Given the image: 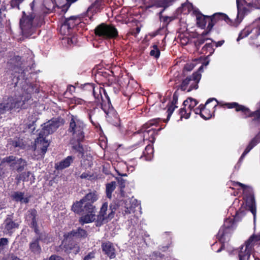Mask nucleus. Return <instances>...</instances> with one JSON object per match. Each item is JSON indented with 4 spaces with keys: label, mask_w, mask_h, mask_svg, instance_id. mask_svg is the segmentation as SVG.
Listing matches in <instances>:
<instances>
[{
    "label": "nucleus",
    "mask_w": 260,
    "mask_h": 260,
    "mask_svg": "<svg viewBox=\"0 0 260 260\" xmlns=\"http://www.w3.org/2000/svg\"><path fill=\"white\" fill-rule=\"evenodd\" d=\"M84 161L85 165H87L88 167H91V166L92 165V157L90 156H88V159H87L86 160H84Z\"/></svg>",
    "instance_id": "45"
},
{
    "label": "nucleus",
    "mask_w": 260,
    "mask_h": 260,
    "mask_svg": "<svg viewBox=\"0 0 260 260\" xmlns=\"http://www.w3.org/2000/svg\"><path fill=\"white\" fill-rule=\"evenodd\" d=\"M85 110H86L88 116L90 119H91V113L92 112V110L87 109L86 107L84 108Z\"/></svg>",
    "instance_id": "53"
},
{
    "label": "nucleus",
    "mask_w": 260,
    "mask_h": 260,
    "mask_svg": "<svg viewBox=\"0 0 260 260\" xmlns=\"http://www.w3.org/2000/svg\"><path fill=\"white\" fill-rule=\"evenodd\" d=\"M191 79V82L189 84V87L187 90L188 92L191 91L193 89H197L198 88V83L201 78V74L197 72L193 73L192 76H190Z\"/></svg>",
    "instance_id": "15"
},
{
    "label": "nucleus",
    "mask_w": 260,
    "mask_h": 260,
    "mask_svg": "<svg viewBox=\"0 0 260 260\" xmlns=\"http://www.w3.org/2000/svg\"><path fill=\"white\" fill-rule=\"evenodd\" d=\"M74 18V21L71 22V29L77 24H79L81 22V20L79 18H77L76 17L72 16L70 18Z\"/></svg>",
    "instance_id": "39"
},
{
    "label": "nucleus",
    "mask_w": 260,
    "mask_h": 260,
    "mask_svg": "<svg viewBox=\"0 0 260 260\" xmlns=\"http://www.w3.org/2000/svg\"><path fill=\"white\" fill-rule=\"evenodd\" d=\"M44 260H62V258L60 257V256H56V255H52L50 256V257L49 258V259H44Z\"/></svg>",
    "instance_id": "49"
},
{
    "label": "nucleus",
    "mask_w": 260,
    "mask_h": 260,
    "mask_svg": "<svg viewBox=\"0 0 260 260\" xmlns=\"http://www.w3.org/2000/svg\"><path fill=\"white\" fill-rule=\"evenodd\" d=\"M4 232L6 234H11L16 229L18 228L19 224L15 222L10 218H7L4 223Z\"/></svg>",
    "instance_id": "12"
},
{
    "label": "nucleus",
    "mask_w": 260,
    "mask_h": 260,
    "mask_svg": "<svg viewBox=\"0 0 260 260\" xmlns=\"http://www.w3.org/2000/svg\"><path fill=\"white\" fill-rule=\"evenodd\" d=\"M194 102V104L193 105L192 107L196 106L197 104H198V102L196 100L193 99L191 98H188L187 100H186L184 101L183 104L184 106H186L187 105L189 106V102Z\"/></svg>",
    "instance_id": "38"
},
{
    "label": "nucleus",
    "mask_w": 260,
    "mask_h": 260,
    "mask_svg": "<svg viewBox=\"0 0 260 260\" xmlns=\"http://www.w3.org/2000/svg\"><path fill=\"white\" fill-rule=\"evenodd\" d=\"M190 76L187 77L186 79L183 80L181 84L179 86L181 90L184 91L186 89L187 86L189 85L191 82Z\"/></svg>",
    "instance_id": "33"
},
{
    "label": "nucleus",
    "mask_w": 260,
    "mask_h": 260,
    "mask_svg": "<svg viewBox=\"0 0 260 260\" xmlns=\"http://www.w3.org/2000/svg\"><path fill=\"white\" fill-rule=\"evenodd\" d=\"M87 178L88 179H92L94 178V175L93 174H88L86 173H82V178Z\"/></svg>",
    "instance_id": "46"
},
{
    "label": "nucleus",
    "mask_w": 260,
    "mask_h": 260,
    "mask_svg": "<svg viewBox=\"0 0 260 260\" xmlns=\"http://www.w3.org/2000/svg\"><path fill=\"white\" fill-rule=\"evenodd\" d=\"M206 19H207L206 17L203 18L202 17H197V23L201 27L205 26L206 23Z\"/></svg>",
    "instance_id": "37"
},
{
    "label": "nucleus",
    "mask_w": 260,
    "mask_h": 260,
    "mask_svg": "<svg viewBox=\"0 0 260 260\" xmlns=\"http://www.w3.org/2000/svg\"><path fill=\"white\" fill-rule=\"evenodd\" d=\"M102 248L105 254L108 256L110 258L112 259L115 257V249L112 243L110 242L103 243Z\"/></svg>",
    "instance_id": "13"
},
{
    "label": "nucleus",
    "mask_w": 260,
    "mask_h": 260,
    "mask_svg": "<svg viewBox=\"0 0 260 260\" xmlns=\"http://www.w3.org/2000/svg\"><path fill=\"white\" fill-rule=\"evenodd\" d=\"M97 200V197L94 192H89L82 199V207L84 205H91Z\"/></svg>",
    "instance_id": "21"
},
{
    "label": "nucleus",
    "mask_w": 260,
    "mask_h": 260,
    "mask_svg": "<svg viewBox=\"0 0 260 260\" xmlns=\"http://www.w3.org/2000/svg\"><path fill=\"white\" fill-rule=\"evenodd\" d=\"M153 48V49L151 50L150 52V55L151 56H154L155 58H157L160 55V50L156 45H154Z\"/></svg>",
    "instance_id": "34"
},
{
    "label": "nucleus",
    "mask_w": 260,
    "mask_h": 260,
    "mask_svg": "<svg viewBox=\"0 0 260 260\" xmlns=\"http://www.w3.org/2000/svg\"><path fill=\"white\" fill-rule=\"evenodd\" d=\"M69 131L72 133L73 137L71 140V144L73 149L80 152L81 149V121L80 119L76 117L72 116Z\"/></svg>",
    "instance_id": "3"
},
{
    "label": "nucleus",
    "mask_w": 260,
    "mask_h": 260,
    "mask_svg": "<svg viewBox=\"0 0 260 260\" xmlns=\"http://www.w3.org/2000/svg\"><path fill=\"white\" fill-rule=\"evenodd\" d=\"M249 116L254 117V118L252 119V121H257L260 122V108L255 111L251 113L249 115Z\"/></svg>",
    "instance_id": "36"
},
{
    "label": "nucleus",
    "mask_w": 260,
    "mask_h": 260,
    "mask_svg": "<svg viewBox=\"0 0 260 260\" xmlns=\"http://www.w3.org/2000/svg\"><path fill=\"white\" fill-rule=\"evenodd\" d=\"M224 235V233H223V231H221V230H219V233L218 234V236H220L221 238H222V237Z\"/></svg>",
    "instance_id": "58"
},
{
    "label": "nucleus",
    "mask_w": 260,
    "mask_h": 260,
    "mask_svg": "<svg viewBox=\"0 0 260 260\" xmlns=\"http://www.w3.org/2000/svg\"><path fill=\"white\" fill-rule=\"evenodd\" d=\"M216 15H218L217 16H216V17L215 18V20H214V22L216 23L218 20H224L225 21H226L227 20H229V18L228 17V16L224 14V13H215L214 14V15H213L211 17H214Z\"/></svg>",
    "instance_id": "32"
},
{
    "label": "nucleus",
    "mask_w": 260,
    "mask_h": 260,
    "mask_svg": "<svg viewBox=\"0 0 260 260\" xmlns=\"http://www.w3.org/2000/svg\"><path fill=\"white\" fill-rule=\"evenodd\" d=\"M94 257V253L93 252H89L86 256L84 258L83 260H91Z\"/></svg>",
    "instance_id": "44"
},
{
    "label": "nucleus",
    "mask_w": 260,
    "mask_h": 260,
    "mask_svg": "<svg viewBox=\"0 0 260 260\" xmlns=\"http://www.w3.org/2000/svg\"><path fill=\"white\" fill-rule=\"evenodd\" d=\"M194 67L193 63L186 64L184 67V69L187 71H190L193 69Z\"/></svg>",
    "instance_id": "48"
},
{
    "label": "nucleus",
    "mask_w": 260,
    "mask_h": 260,
    "mask_svg": "<svg viewBox=\"0 0 260 260\" xmlns=\"http://www.w3.org/2000/svg\"><path fill=\"white\" fill-rule=\"evenodd\" d=\"M31 174L30 172L28 171L26 173H23L20 174L18 178V180H22L23 181H26V178L24 177L25 175H26L27 177H28Z\"/></svg>",
    "instance_id": "43"
},
{
    "label": "nucleus",
    "mask_w": 260,
    "mask_h": 260,
    "mask_svg": "<svg viewBox=\"0 0 260 260\" xmlns=\"http://www.w3.org/2000/svg\"><path fill=\"white\" fill-rule=\"evenodd\" d=\"M211 40V39H209V38H207L206 39H201L198 40V45L200 46L201 45L203 44L205 42V40Z\"/></svg>",
    "instance_id": "51"
},
{
    "label": "nucleus",
    "mask_w": 260,
    "mask_h": 260,
    "mask_svg": "<svg viewBox=\"0 0 260 260\" xmlns=\"http://www.w3.org/2000/svg\"><path fill=\"white\" fill-rule=\"evenodd\" d=\"M29 250L35 254H39L41 252L42 249L38 239H34L29 243Z\"/></svg>",
    "instance_id": "25"
},
{
    "label": "nucleus",
    "mask_w": 260,
    "mask_h": 260,
    "mask_svg": "<svg viewBox=\"0 0 260 260\" xmlns=\"http://www.w3.org/2000/svg\"><path fill=\"white\" fill-rule=\"evenodd\" d=\"M77 0H54L55 4L57 7L62 8L66 10L70 7L71 4L76 2Z\"/></svg>",
    "instance_id": "23"
},
{
    "label": "nucleus",
    "mask_w": 260,
    "mask_h": 260,
    "mask_svg": "<svg viewBox=\"0 0 260 260\" xmlns=\"http://www.w3.org/2000/svg\"><path fill=\"white\" fill-rule=\"evenodd\" d=\"M243 34H244L245 37L247 36L250 34V32L248 31H243Z\"/></svg>",
    "instance_id": "63"
},
{
    "label": "nucleus",
    "mask_w": 260,
    "mask_h": 260,
    "mask_svg": "<svg viewBox=\"0 0 260 260\" xmlns=\"http://www.w3.org/2000/svg\"><path fill=\"white\" fill-rule=\"evenodd\" d=\"M29 214L30 215V217L31 218V226L32 228L34 229L35 232L36 234H39L38 233V224L36 220V216L37 215V211L32 209L28 211Z\"/></svg>",
    "instance_id": "24"
},
{
    "label": "nucleus",
    "mask_w": 260,
    "mask_h": 260,
    "mask_svg": "<svg viewBox=\"0 0 260 260\" xmlns=\"http://www.w3.org/2000/svg\"><path fill=\"white\" fill-rule=\"evenodd\" d=\"M77 41V39L76 36H73L71 37L67 36L62 38V43L67 44L68 46L76 43Z\"/></svg>",
    "instance_id": "30"
},
{
    "label": "nucleus",
    "mask_w": 260,
    "mask_h": 260,
    "mask_svg": "<svg viewBox=\"0 0 260 260\" xmlns=\"http://www.w3.org/2000/svg\"><path fill=\"white\" fill-rule=\"evenodd\" d=\"M3 161L10 164V166L16 170L18 172L22 171L25 167L27 166V162L25 160L21 158L16 157L13 155L4 158Z\"/></svg>",
    "instance_id": "8"
},
{
    "label": "nucleus",
    "mask_w": 260,
    "mask_h": 260,
    "mask_svg": "<svg viewBox=\"0 0 260 260\" xmlns=\"http://www.w3.org/2000/svg\"><path fill=\"white\" fill-rule=\"evenodd\" d=\"M169 19V17L168 16H164L162 18V19L164 22H167L168 20Z\"/></svg>",
    "instance_id": "60"
},
{
    "label": "nucleus",
    "mask_w": 260,
    "mask_h": 260,
    "mask_svg": "<svg viewBox=\"0 0 260 260\" xmlns=\"http://www.w3.org/2000/svg\"><path fill=\"white\" fill-rule=\"evenodd\" d=\"M76 246L75 245H72V244H71V246H69V248L70 250H72L73 251H74V249L76 248Z\"/></svg>",
    "instance_id": "61"
},
{
    "label": "nucleus",
    "mask_w": 260,
    "mask_h": 260,
    "mask_svg": "<svg viewBox=\"0 0 260 260\" xmlns=\"http://www.w3.org/2000/svg\"><path fill=\"white\" fill-rule=\"evenodd\" d=\"M217 16V15H216L214 17L206 16V18L209 19V22L207 28L208 31H210L211 30L212 28L216 23L214 21L215 20V18Z\"/></svg>",
    "instance_id": "35"
},
{
    "label": "nucleus",
    "mask_w": 260,
    "mask_h": 260,
    "mask_svg": "<svg viewBox=\"0 0 260 260\" xmlns=\"http://www.w3.org/2000/svg\"><path fill=\"white\" fill-rule=\"evenodd\" d=\"M237 5L238 11L237 18L238 19H240V22H241L244 17V15L248 12V10L246 8H243L242 9H240L239 0H237Z\"/></svg>",
    "instance_id": "29"
},
{
    "label": "nucleus",
    "mask_w": 260,
    "mask_h": 260,
    "mask_svg": "<svg viewBox=\"0 0 260 260\" xmlns=\"http://www.w3.org/2000/svg\"><path fill=\"white\" fill-rule=\"evenodd\" d=\"M116 179H117L120 187L121 188H123L125 187V180L122 178L121 177H116Z\"/></svg>",
    "instance_id": "41"
},
{
    "label": "nucleus",
    "mask_w": 260,
    "mask_h": 260,
    "mask_svg": "<svg viewBox=\"0 0 260 260\" xmlns=\"http://www.w3.org/2000/svg\"><path fill=\"white\" fill-rule=\"evenodd\" d=\"M59 126V123L54 120H50L44 124L39 134V137L35 140V155L38 153L37 159L43 158L47 152L49 143L46 140V137L55 131Z\"/></svg>",
    "instance_id": "1"
},
{
    "label": "nucleus",
    "mask_w": 260,
    "mask_h": 260,
    "mask_svg": "<svg viewBox=\"0 0 260 260\" xmlns=\"http://www.w3.org/2000/svg\"><path fill=\"white\" fill-rule=\"evenodd\" d=\"M73 160V158L72 156H69L59 162L55 164V168L57 170L64 169L69 167Z\"/></svg>",
    "instance_id": "22"
},
{
    "label": "nucleus",
    "mask_w": 260,
    "mask_h": 260,
    "mask_svg": "<svg viewBox=\"0 0 260 260\" xmlns=\"http://www.w3.org/2000/svg\"><path fill=\"white\" fill-rule=\"evenodd\" d=\"M131 211V208H130L129 209L128 208H127L126 210H125V212L127 213H130Z\"/></svg>",
    "instance_id": "64"
},
{
    "label": "nucleus",
    "mask_w": 260,
    "mask_h": 260,
    "mask_svg": "<svg viewBox=\"0 0 260 260\" xmlns=\"http://www.w3.org/2000/svg\"><path fill=\"white\" fill-rule=\"evenodd\" d=\"M211 46H212V44L211 43H207L204 46V47H206V48H208L209 47H211Z\"/></svg>",
    "instance_id": "62"
},
{
    "label": "nucleus",
    "mask_w": 260,
    "mask_h": 260,
    "mask_svg": "<svg viewBox=\"0 0 260 260\" xmlns=\"http://www.w3.org/2000/svg\"><path fill=\"white\" fill-rule=\"evenodd\" d=\"M8 243V239L3 238L0 239V249H2Z\"/></svg>",
    "instance_id": "40"
},
{
    "label": "nucleus",
    "mask_w": 260,
    "mask_h": 260,
    "mask_svg": "<svg viewBox=\"0 0 260 260\" xmlns=\"http://www.w3.org/2000/svg\"><path fill=\"white\" fill-rule=\"evenodd\" d=\"M174 0H156L155 5L157 7H163L165 9L170 6Z\"/></svg>",
    "instance_id": "27"
},
{
    "label": "nucleus",
    "mask_w": 260,
    "mask_h": 260,
    "mask_svg": "<svg viewBox=\"0 0 260 260\" xmlns=\"http://www.w3.org/2000/svg\"><path fill=\"white\" fill-rule=\"evenodd\" d=\"M259 237L255 235L251 236L245 242V245L242 246L239 253L240 260H248L252 250L254 243L258 241Z\"/></svg>",
    "instance_id": "5"
},
{
    "label": "nucleus",
    "mask_w": 260,
    "mask_h": 260,
    "mask_svg": "<svg viewBox=\"0 0 260 260\" xmlns=\"http://www.w3.org/2000/svg\"><path fill=\"white\" fill-rule=\"evenodd\" d=\"M21 57L17 56L12 59L10 63H13L15 61H17V64L15 65L14 68V74H13V78L12 79L13 83L14 84V86H17L20 83L22 84L23 82L25 83L26 81L24 80V73L21 69L19 67L20 61Z\"/></svg>",
    "instance_id": "6"
},
{
    "label": "nucleus",
    "mask_w": 260,
    "mask_h": 260,
    "mask_svg": "<svg viewBox=\"0 0 260 260\" xmlns=\"http://www.w3.org/2000/svg\"><path fill=\"white\" fill-rule=\"evenodd\" d=\"M200 107H200V109L199 110V111H200V114L201 116L202 117H203V118H204L205 119H208V118L206 117L205 116H204L203 115V114L202 113V110H203L205 109V106L204 105H201Z\"/></svg>",
    "instance_id": "50"
},
{
    "label": "nucleus",
    "mask_w": 260,
    "mask_h": 260,
    "mask_svg": "<svg viewBox=\"0 0 260 260\" xmlns=\"http://www.w3.org/2000/svg\"><path fill=\"white\" fill-rule=\"evenodd\" d=\"M259 142V137L258 135H257L249 142V144L248 145L245 150L243 152V154H242L239 160L241 161L242 159L244 157V156Z\"/></svg>",
    "instance_id": "17"
},
{
    "label": "nucleus",
    "mask_w": 260,
    "mask_h": 260,
    "mask_svg": "<svg viewBox=\"0 0 260 260\" xmlns=\"http://www.w3.org/2000/svg\"><path fill=\"white\" fill-rule=\"evenodd\" d=\"M72 209L74 212L80 215L81 213V200L75 203L72 206Z\"/></svg>",
    "instance_id": "31"
},
{
    "label": "nucleus",
    "mask_w": 260,
    "mask_h": 260,
    "mask_svg": "<svg viewBox=\"0 0 260 260\" xmlns=\"http://www.w3.org/2000/svg\"><path fill=\"white\" fill-rule=\"evenodd\" d=\"M23 89L26 91V94L25 96L9 98L7 100H4L0 104V114H4L11 110L23 107L25 102L30 99V92L32 91V88L29 84L27 85V87H23Z\"/></svg>",
    "instance_id": "2"
},
{
    "label": "nucleus",
    "mask_w": 260,
    "mask_h": 260,
    "mask_svg": "<svg viewBox=\"0 0 260 260\" xmlns=\"http://www.w3.org/2000/svg\"><path fill=\"white\" fill-rule=\"evenodd\" d=\"M45 238H46V234L41 233L39 235V236L36 239H38L39 242V241L45 242Z\"/></svg>",
    "instance_id": "47"
},
{
    "label": "nucleus",
    "mask_w": 260,
    "mask_h": 260,
    "mask_svg": "<svg viewBox=\"0 0 260 260\" xmlns=\"http://www.w3.org/2000/svg\"><path fill=\"white\" fill-rule=\"evenodd\" d=\"M81 229L80 228L78 229L77 231H73L68 235H65V239L63 240V243L66 244L67 242H70L71 240H80L81 237Z\"/></svg>",
    "instance_id": "18"
},
{
    "label": "nucleus",
    "mask_w": 260,
    "mask_h": 260,
    "mask_svg": "<svg viewBox=\"0 0 260 260\" xmlns=\"http://www.w3.org/2000/svg\"><path fill=\"white\" fill-rule=\"evenodd\" d=\"M82 95L85 99H88L93 96L94 98H98L96 97L94 84L89 83L82 84Z\"/></svg>",
    "instance_id": "11"
},
{
    "label": "nucleus",
    "mask_w": 260,
    "mask_h": 260,
    "mask_svg": "<svg viewBox=\"0 0 260 260\" xmlns=\"http://www.w3.org/2000/svg\"><path fill=\"white\" fill-rule=\"evenodd\" d=\"M87 235V232L86 231L82 229V238L86 237Z\"/></svg>",
    "instance_id": "59"
},
{
    "label": "nucleus",
    "mask_w": 260,
    "mask_h": 260,
    "mask_svg": "<svg viewBox=\"0 0 260 260\" xmlns=\"http://www.w3.org/2000/svg\"><path fill=\"white\" fill-rule=\"evenodd\" d=\"M95 207L93 205H84L82 207V224L95 220Z\"/></svg>",
    "instance_id": "9"
},
{
    "label": "nucleus",
    "mask_w": 260,
    "mask_h": 260,
    "mask_svg": "<svg viewBox=\"0 0 260 260\" xmlns=\"http://www.w3.org/2000/svg\"><path fill=\"white\" fill-rule=\"evenodd\" d=\"M23 0H12L11 5L13 8H18L19 4Z\"/></svg>",
    "instance_id": "42"
},
{
    "label": "nucleus",
    "mask_w": 260,
    "mask_h": 260,
    "mask_svg": "<svg viewBox=\"0 0 260 260\" xmlns=\"http://www.w3.org/2000/svg\"><path fill=\"white\" fill-rule=\"evenodd\" d=\"M178 101V95L177 94V91H175L173 96V100L171 102V105L168 108L167 110L168 112V116L167 118L164 120L165 122H167L170 117L171 116L174 109L177 108V106L175 105L177 104Z\"/></svg>",
    "instance_id": "20"
},
{
    "label": "nucleus",
    "mask_w": 260,
    "mask_h": 260,
    "mask_svg": "<svg viewBox=\"0 0 260 260\" xmlns=\"http://www.w3.org/2000/svg\"><path fill=\"white\" fill-rule=\"evenodd\" d=\"M226 105L228 106L229 108H236L237 111H241L245 113L249 112V109L248 108H246L243 106L239 105L237 103H228Z\"/></svg>",
    "instance_id": "26"
},
{
    "label": "nucleus",
    "mask_w": 260,
    "mask_h": 260,
    "mask_svg": "<svg viewBox=\"0 0 260 260\" xmlns=\"http://www.w3.org/2000/svg\"><path fill=\"white\" fill-rule=\"evenodd\" d=\"M246 205L248 207L249 210L252 213L254 219L255 220L256 216V207L253 194L250 193L249 196L246 199Z\"/></svg>",
    "instance_id": "16"
},
{
    "label": "nucleus",
    "mask_w": 260,
    "mask_h": 260,
    "mask_svg": "<svg viewBox=\"0 0 260 260\" xmlns=\"http://www.w3.org/2000/svg\"><path fill=\"white\" fill-rule=\"evenodd\" d=\"M12 199L16 202H20L21 203H27L29 202V197H25L24 193L20 191H15L12 195Z\"/></svg>",
    "instance_id": "19"
},
{
    "label": "nucleus",
    "mask_w": 260,
    "mask_h": 260,
    "mask_svg": "<svg viewBox=\"0 0 260 260\" xmlns=\"http://www.w3.org/2000/svg\"><path fill=\"white\" fill-rule=\"evenodd\" d=\"M243 31H242V32H241V33L239 34V37H238V39H237V41H239L240 39H241L243 38V37H245V36H244H244H243Z\"/></svg>",
    "instance_id": "57"
},
{
    "label": "nucleus",
    "mask_w": 260,
    "mask_h": 260,
    "mask_svg": "<svg viewBox=\"0 0 260 260\" xmlns=\"http://www.w3.org/2000/svg\"><path fill=\"white\" fill-rule=\"evenodd\" d=\"M105 113H106L107 115L108 116V117H110V115L112 113L114 114L115 112L114 111H113V110H110L109 111H105Z\"/></svg>",
    "instance_id": "56"
},
{
    "label": "nucleus",
    "mask_w": 260,
    "mask_h": 260,
    "mask_svg": "<svg viewBox=\"0 0 260 260\" xmlns=\"http://www.w3.org/2000/svg\"><path fill=\"white\" fill-rule=\"evenodd\" d=\"M108 208L107 203H104L101 208L99 214L98 215V222H100L102 223L103 222H107L109 219H112L114 216V212L111 211L110 213L107 215L106 211Z\"/></svg>",
    "instance_id": "10"
},
{
    "label": "nucleus",
    "mask_w": 260,
    "mask_h": 260,
    "mask_svg": "<svg viewBox=\"0 0 260 260\" xmlns=\"http://www.w3.org/2000/svg\"><path fill=\"white\" fill-rule=\"evenodd\" d=\"M116 188V182L112 181L106 184V193L107 196L110 198L111 197L112 192Z\"/></svg>",
    "instance_id": "28"
},
{
    "label": "nucleus",
    "mask_w": 260,
    "mask_h": 260,
    "mask_svg": "<svg viewBox=\"0 0 260 260\" xmlns=\"http://www.w3.org/2000/svg\"><path fill=\"white\" fill-rule=\"evenodd\" d=\"M74 21V18H68L66 20L60 27V33L63 36H69L72 32L71 28V22Z\"/></svg>",
    "instance_id": "14"
},
{
    "label": "nucleus",
    "mask_w": 260,
    "mask_h": 260,
    "mask_svg": "<svg viewBox=\"0 0 260 260\" xmlns=\"http://www.w3.org/2000/svg\"><path fill=\"white\" fill-rule=\"evenodd\" d=\"M224 40H221L217 42H215L216 44V47H218L221 46V45H222V44L224 43Z\"/></svg>",
    "instance_id": "54"
},
{
    "label": "nucleus",
    "mask_w": 260,
    "mask_h": 260,
    "mask_svg": "<svg viewBox=\"0 0 260 260\" xmlns=\"http://www.w3.org/2000/svg\"><path fill=\"white\" fill-rule=\"evenodd\" d=\"M96 36L104 39H113L118 36L117 29L113 25L102 23L98 25L94 29Z\"/></svg>",
    "instance_id": "4"
},
{
    "label": "nucleus",
    "mask_w": 260,
    "mask_h": 260,
    "mask_svg": "<svg viewBox=\"0 0 260 260\" xmlns=\"http://www.w3.org/2000/svg\"><path fill=\"white\" fill-rule=\"evenodd\" d=\"M237 184L239 186L242 187L243 188L244 191H245L247 188H249V187L248 186H247V185H245L244 184H242V183H241L240 182H237Z\"/></svg>",
    "instance_id": "52"
},
{
    "label": "nucleus",
    "mask_w": 260,
    "mask_h": 260,
    "mask_svg": "<svg viewBox=\"0 0 260 260\" xmlns=\"http://www.w3.org/2000/svg\"><path fill=\"white\" fill-rule=\"evenodd\" d=\"M11 260H22L20 258H19L18 257H17V256H15L13 254H12L11 255Z\"/></svg>",
    "instance_id": "55"
},
{
    "label": "nucleus",
    "mask_w": 260,
    "mask_h": 260,
    "mask_svg": "<svg viewBox=\"0 0 260 260\" xmlns=\"http://www.w3.org/2000/svg\"><path fill=\"white\" fill-rule=\"evenodd\" d=\"M34 17L32 15L23 16L20 21V26L23 35L26 37L31 35L35 28L32 24Z\"/></svg>",
    "instance_id": "7"
}]
</instances>
